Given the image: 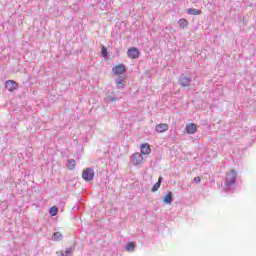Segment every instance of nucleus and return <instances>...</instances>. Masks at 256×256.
I'll return each instance as SVG.
<instances>
[{"label": "nucleus", "instance_id": "1", "mask_svg": "<svg viewBox=\"0 0 256 256\" xmlns=\"http://www.w3.org/2000/svg\"><path fill=\"white\" fill-rule=\"evenodd\" d=\"M95 178V170H93V168H85L82 171V179H84V181H93V179Z\"/></svg>", "mask_w": 256, "mask_h": 256}, {"label": "nucleus", "instance_id": "2", "mask_svg": "<svg viewBox=\"0 0 256 256\" xmlns=\"http://www.w3.org/2000/svg\"><path fill=\"white\" fill-rule=\"evenodd\" d=\"M132 163L133 165H143L145 163V159L143 158V154L136 152L132 155Z\"/></svg>", "mask_w": 256, "mask_h": 256}, {"label": "nucleus", "instance_id": "3", "mask_svg": "<svg viewBox=\"0 0 256 256\" xmlns=\"http://www.w3.org/2000/svg\"><path fill=\"white\" fill-rule=\"evenodd\" d=\"M127 55L130 59H139L141 52L139 51V48L131 47L128 49Z\"/></svg>", "mask_w": 256, "mask_h": 256}, {"label": "nucleus", "instance_id": "4", "mask_svg": "<svg viewBox=\"0 0 256 256\" xmlns=\"http://www.w3.org/2000/svg\"><path fill=\"white\" fill-rule=\"evenodd\" d=\"M5 87L8 91L13 93V91H17V89H19V84L17 82H15L14 80H7L5 82Z\"/></svg>", "mask_w": 256, "mask_h": 256}, {"label": "nucleus", "instance_id": "5", "mask_svg": "<svg viewBox=\"0 0 256 256\" xmlns=\"http://www.w3.org/2000/svg\"><path fill=\"white\" fill-rule=\"evenodd\" d=\"M236 179H237V172H235V170H231L230 173H228L226 176V185H233Z\"/></svg>", "mask_w": 256, "mask_h": 256}, {"label": "nucleus", "instance_id": "6", "mask_svg": "<svg viewBox=\"0 0 256 256\" xmlns=\"http://www.w3.org/2000/svg\"><path fill=\"white\" fill-rule=\"evenodd\" d=\"M114 75H123L127 71V68L123 64L116 65L112 68Z\"/></svg>", "mask_w": 256, "mask_h": 256}, {"label": "nucleus", "instance_id": "7", "mask_svg": "<svg viewBox=\"0 0 256 256\" xmlns=\"http://www.w3.org/2000/svg\"><path fill=\"white\" fill-rule=\"evenodd\" d=\"M140 155H151V146L149 145V143H142L140 145Z\"/></svg>", "mask_w": 256, "mask_h": 256}, {"label": "nucleus", "instance_id": "8", "mask_svg": "<svg viewBox=\"0 0 256 256\" xmlns=\"http://www.w3.org/2000/svg\"><path fill=\"white\" fill-rule=\"evenodd\" d=\"M156 133H165V131H169V124L161 123L155 126Z\"/></svg>", "mask_w": 256, "mask_h": 256}, {"label": "nucleus", "instance_id": "9", "mask_svg": "<svg viewBox=\"0 0 256 256\" xmlns=\"http://www.w3.org/2000/svg\"><path fill=\"white\" fill-rule=\"evenodd\" d=\"M186 133L188 135H195L197 133V124L195 123H189L186 125Z\"/></svg>", "mask_w": 256, "mask_h": 256}, {"label": "nucleus", "instance_id": "10", "mask_svg": "<svg viewBox=\"0 0 256 256\" xmlns=\"http://www.w3.org/2000/svg\"><path fill=\"white\" fill-rule=\"evenodd\" d=\"M180 87H183L184 89L189 87L191 85V78L184 76L179 82Z\"/></svg>", "mask_w": 256, "mask_h": 256}, {"label": "nucleus", "instance_id": "11", "mask_svg": "<svg viewBox=\"0 0 256 256\" xmlns=\"http://www.w3.org/2000/svg\"><path fill=\"white\" fill-rule=\"evenodd\" d=\"M161 183H163V176H160L158 178V181L150 189L151 193H155V191H159V188L161 187Z\"/></svg>", "mask_w": 256, "mask_h": 256}, {"label": "nucleus", "instance_id": "12", "mask_svg": "<svg viewBox=\"0 0 256 256\" xmlns=\"http://www.w3.org/2000/svg\"><path fill=\"white\" fill-rule=\"evenodd\" d=\"M187 13L188 15H201V10L195 8H188Z\"/></svg>", "mask_w": 256, "mask_h": 256}, {"label": "nucleus", "instance_id": "13", "mask_svg": "<svg viewBox=\"0 0 256 256\" xmlns=\"http://www.w3.org/2000/svg\"><path fill=\"white\" fill-rule=\"evenodd\" d=\"M163 203H167V205H171L173 203V196L171 193H168L164 198H163Z\"/></svg>", "mask_w": 256, "mask_h": 256}, {"label": "nucleus", "instance_id": "14", "mask_svg": "<svg viewBox=\"0 0 256 256\" xmlns=\"http://www.w3.org/2000/svg\"><path fill=\"white\" fill-rule=\"evenodd\" d=\"M178 24L182 29H187V27H189V23H187V19L185 18L180 19Z\"/></svg>", "mask_w": 256, "mask_h": 256}, {"label": "nucleus", "instance_id": "15", "mask_svg": "<svg viewBox=\"0 0 256 256\" xmlns=\"http://www.w3.org/2000/svg\"><path fill=\"white\" fill-rule=\"evenodd\" d=\"M125 85H127V82H125V79H120V80L116 81L117 89H124Z\"/></svg>", "mask_w": 256, "mask_h": 256}, {"label": "nucleus", "instance_id": "16", "mask_svg": "<svg viewBox=\"0 0 256 256\" xmlns=\"http://www.w3.org/2000/svg\"><path fill=\"white\" fill-rule=\"evenodd\" d=\"M68 168L70 169V171H75V169H76L75 159H69L68 160Z\"/></svg>", "mask_w": 256, "mask_h": 256}, {"label": "nucleus", "instance_id": "17", "mask_svg": "<svg viewBox=\"0 0 256 256\" xmlns=\"http://www.w3.org/2000/svg\"><path fill=\"white\" fill-rule=\"evenodd\" d=\"M52 238L54 239V241H61V239H63V234L61 232H55L52 235Z\"/></svg>", "mask_w": 256, "mask_h": 256}, {"label": "nucleus", "instance_id": "18", "mask_svg": "<svg viewBox=\"0 0 256 256\" xmlns=\"http://www.w3.org/2000/svg\"><path fill=\"white\" fill-rule=\"evenodd\" d=\"M49 213L52 215V217H55L59 213V210L56 208V206H52L49 210Z\"/></svg>", "mask_w": 256, "mask_h": 256}, {"label": "nucleus", "instance_id": "19", "mask_svg": "<svg viewBox=\"0 0 256 256\" xmlns=\"http://www.w3.org/2000/svg\"><path fill=\"white\" fill-rule=\"evenodd\" d=\"M127 251H135V244L132 242H129L126 246Z\"/></svg>", "mask_w": 256, "mask_h": 256}, {"label": "nucleus", "instance_id": "20", "mask_svg": "<svg viewBox=\"0 0 256 256\" xmlns=\"http://www.w3.org/2000/svg\"><path fill=\"white\" fill-rule=\"evenodd\" d=\"M101 52H102L103 57H105V59H107V55H108L107 47L103 46Z\"/></svg>", "mask_w": 256, "mask_h": 256}, {"label": "nucleus", "instance_id": "21", "mask_svg": "<svg viewBox=\"0 0 256 256\" xmlns=\"http://www.w3.org/2000/svg\"><path fill=\"white\" fill-rule=\"evenodd\" d=\"M194 183H198V184L201 183V177H199V176L195 177L194 178Z\"/></svg>", "mask_w": 256, "mask_h": 256}, {"label": "nucleus", "instance_id": "22", "mask_svg": "<svg viewBox=\"0 0 256 256\" xmlns=\"http://www.w3.org/2000/svg\"><path fill=\"white\" fill-rule=\"evenodd\" d=\"M71 253H72V250H71V249H68V250L65 251V254H64V255H66V256H67V255H71Z\"/></svg>", "mask_w": 256, "mask_h": 256}, {"label": "nucleus", "instance_id": "23", "mask_svg": "<svg viewBox=\"0 0 256 256\" xmlns=\"http://www.w3.org/2000/svg\"><path fill=\"white\" fill-rule=\"evenodd\" d=\"M57 255H58V256H66V255L63 253V251H58V252H57Z\"/></svg>", "mask_w": 256, "mask_h": 256}, {"label": "nucleus", "instance_id": "24", "mask_svg": "<svg viewBox=\"0 0 256 256\" xmlns=\"http://www.w3.org/2000/svg\"><path fill=\"white\" fill-rule=\"evenodd\" d=\"M111 101L113 103V102L117 101V98H112Z\"/></svg>", "mask_w": 256, "mask_h": 256}]
</instances>
